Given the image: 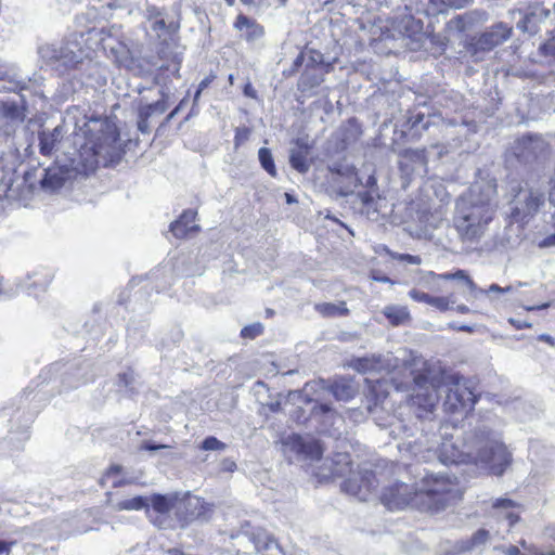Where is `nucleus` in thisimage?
Returning a JSON list of instances; mask_svg holds the SVG:
<instances>
[{"instance_id":"obj_1","label":"nucleus","mask_w":555,"mask_h":555,"mask_svg":"<svg viewBox=\"0 0 555 555\" xmlns=\"http://www.w3.org/2000/svg\"><path fill=\"white\" fill-rule=\"evenodd\" d=\"M413 392L408 405L418 420L434 415L441 400L444 412L464 413L474 408L478 400L472 380L457 374L446 373L441 365L422 359H414Z\"/></svg>"},{"instance_id":"obj_2","label":"nucleus","mask_w":555,"mask_h":555,"mask_svg":"<svg viewBox=\"0 0 555 555\" xmlns=\"http://www.w3.org/2000/svg\"><path fill=\"white\" fill-rule=\"evenodd\" d=\"M489 417L469 424L461 444L444 441L440 460L444 464L473 463L490 474L501 476L511 465L512 455L502 442L501 435L492 429Z\"/></svg>"},{"instance_id":"obj_3","label":"nucleus","mask_w":555,"mask_h":555,"mask_svg":"<svg viewBox=\"0 0 555 555\" xmlns=\"http://www.w3.org/2000/svg\"><path fill=\"white\" fill-rule=\"evenodd\" d=\"M80 131L83 142L78 154L83 171L94 172L100 165L107 167L120 160V135L114 122L107 118H90Z\"/></svg>"},{"instance_id":"obj_4","label":"nucleus","mask_w":555,"mask_h":555,"mask_svg":"<svg viewBox=\"0 0 555 555\" xmlns=\"http://www.w3.org/2000/svg\"><path fill=\"white\" fill-rule=\"evenodd\" d=\"M492 218L493 209L491 205L486 201H477L474 190L456 201L453 223L463 241L474 242L479 240Z\"/></svg>"},{"instance_id":"obj_5","label":"nucleus","mask_w":555,"mask_h":555,"mask_svg":"<svg viewBox=\"0 0 555 555\" xmlns=\"http://www.w3.org/2000/svg\"><path fill=\"white\" fill-rule=\"evenodd\" d=\"M421 512L438 513L461 499L455 477L425 473L417 482Z\"/></svg>"},{"instance_id":"obj_6","label":"nucleus","mask_w":555,"mask_h":555,"mask_svg":"<svg viewBox=\"0 0 555 555\" xmlns=\"http://www.w3.org/2000/svg\"><path fill=\"white\" fill-rule=\"evenodd\" d=\"M280 450L288 462L294 461H318L322 457L323 446L314 438H302L292 434L282 437L279 442Z\"/></svg>"},{"instance_id":"obj_7","label":"nucleus","mask_w":555,"mask_h":555,"mask_svg":"<svg viewBox=\"0 0 555 555\" xmlns=\"http://www.w3.org/2000/svg\"><path fill=\"white\" fill-rule=\"evenodd\" d=\"M513 199L511 201L512 217L517 222H524L527 218L533 217L544 206V192L531 186L518 185Z\"/></svg>"},{"instance_id":"obj_8","label":"nucleus","mask_w":555,"mask_h":555,"mask_svg":"<svg viewBox=\"0 0 555 555\" xmlns=\"http://www.w3.org/2000/svg\"><path fill=\"white\" fill-rule=\"evenodd\" d=\"M417 495V483L410 486L396 481L383 489L380 501L390 511L404 509L406 507L421 511V505L417 502L418 500H416Z\"/></svg>"},{"instance_id":"obj_9","label":"nucleus","mask_w":555,"mask_h":555,"mask_svg":"<svg viewBox=\"0 0 555 555\" xmlns=\"http://www.w3.org/2000/svg\"><path fill=\"white\" fill-rule=\"evenodd\" d=\"M330 186L333 192L341 197L353 194L354 190L362 183L354 166L348 164H334L330 167Z\"/></svg>"},{"instance_id":"obj_10","label":"nucleus","mask_w":555,"mask_h":555,"mask_svg":"<svg viewBox=\"0 0 555 555\" xmlns=\"http://www.w3.org/2000/svg\"><path fill=\"white\" fill-rule=\"evenodd\" d=\"M310 417L319 424V430L333 438H339L344 431L345 420L327 403L315 401Z\"/></svg>"},{"instance_id":"obj_11","label":"nucleus","mask_w":555,"mask_h":555,"mask_svg":"<svg viewBox=\"0 0 555 555\" xmlns=\"http://www.w3.org/2000/svg\"><path fill=\"white\" fill-rule=\"evenodd\" d=\"M377 487V480L372 470L363 469L351 473V476L341 483L346 493L356 496L359 501H369Z\"/></svg>"},{"instance_id":"obj_12","label":"nucleus","mask_w":555,"mask_h":555,"mask_svg":"<svg viewBox=\"0 0 555 555\" xmlns=\"http://www.w3.org/2000/svg\"><path fill=\"white\" fill-rule=\"evenodd\" d=\"M469 2L470 0H405V8L417 14L436 16L448 9H462Z\"/></svg>"},{"instance_id":"obj_13","label":"nucleus","mask_w":555,"mask_h":555,"mask_svg":"<svg viewBox=\"0 0 555 555\" xmlns=\"http://www.w3.org/2000/svg\"><path fill=\"white\" fill-rule=\"evenodd\" d=\"M546 150V143L540 135H525L517 140L516 156L525 163L538 159Z\"/></svg>"},{"instance_id":"obj_14","label":"nucleus","mask_w":555,"mask_h":555,"mask_svg":"<svg viewBox=\"0 0 555 555\" xmlns=\"http://www.w3.org/2000/svg\"><path fill=\"white\" fill-rule=\"evenodd\" d=\"M512 33V26L504 22H498L480 35L477 44L482 50H491L508 40Z\"/></svg>"},{"instance_id":"obj_15","label":"nucleus","mask_w":555,"mask_h":555,"mask_svg":"<svg viewBox=\"0 0 555 555\" xmlns=\"http://www.w3.org/2000/svg\"><path fill=\"white\" fill-rule=\"evenodd\" d=\"M517 13L522 16L517 23V27L529 35L537 34L540 30V25L550 16V10L540 4L530 7L526 12L517 10Z\"/></svg>"},{"instance_id":"obj_16","label":"nucleus","mask_w":555,"mask_h":555,"mask_svg":"<svg viewBox=\"0 0 555 555\" xmlns=\"http://www.w3.org/2000/svg\"><path fill=\"white\" fill-rule=\"evenodd\" d=\"M197 211L195 209H184L180 216L170 223L169 230L177 238L183 240L201 231L199 225L195 223Z\"/></svg>"},{"instance_id":"obj_17","label":"nucleus","mask_w":555,"mask_h":555,"mask_svg":"<svg viewBox=\"0 0 555 555\" xmlns=\"http://www.w3.org/2000/svg\"><path fill=\"white\" fill-rule=\"evenodd\" d=\"M354 205L361 215L367 219L376 221L379 216L383 198L376 191L359 192L356 196Z\"/></svg>"},{"instance_id":"obj_18","label":"nucleus","mask_w":555,"mask_h":555,"mask_svg":"<svg viewBox=\"0 0 555 555\" xmlns=\"http://www.w3.org/2000/svg\"><path fill=\"white\" fill-rule=\"evenodd\" d=\"M323 80V68L321 66H307L298 80L297 88L301 93L310 95L312 90L319 87Z\"/></svg>"},{"instance_id":"obj_19","label":"nucleus","mask_w":555,"mask_h":555,"mask_svg":"<svg viewBox=\"0 0 555 555\" xmlns=\"http://www.w3.org/2000/svg\"><path fill=\"white\" fill-rule=\"evenodd\" d=\"M296 145L298 146V149L291 150V166L298 172L306 173L309 170V164L307 162L309 146L305 143L304 139H297Z\"/></svg>"},{"instance_id":"obj_20","label":"nucleus","mask_w":555,"mask_h":555,"mask_svg":"<svg viewBox=\"0 0 555 555\" xmlns=\"http://www.w3.org/2000/svg\"><path fill=\"white\" fill-rule=\"evenodd\" d=\"M328 391L338 401H349L357 393V388L351 380L340 378L328 387Z\"/></svg>"},{"instance_id":"obj_21","label":"nucleus","mask_w":555,"mask_h":555,"mask_svg":"<svg viewBox=\"0 0 555 555\" xmlns=\"http://www.w3.org/2000/svg\"><path fill=\"white\" fill-rule=\"evenodd\" d=\"M383 314L392 326L404 325L411 320L410 312L405 306L389 305L383 309Z\"/></svg>"},{"instance_id":"obj_22","label":"nucleus","mask_w":555,"mask_h":555,"mask_svg":"<svg viewBox=\"0 0 555 555\" xmlns=\"http://www.w3.org/2000/svg\"><path fill=\"white\" fill-rule=\"evenodd\" d=\"M39 152L42 156H51L57 142L60 141V130L39 132Z\"/></svg>"},{"instance_id":"obj_23","label":"nucleus","mask_w":555,"mask_h":555,"mask_svg":"<svg viewBox=\"0 0 555 555\" xmlns=\"http://www.w3.org/2000/svg\"><path fill=\"white\" fill-rule=\"evenodd\" d=\"M1 115L11 121H24L25 107L12 101H0Z\"/></svg>"},{"instance_id":"obj_24","label":"nucleus","mask_w":555,"mask_h":555,"mask_svg":"<svg viewBox=\"0 0 555 555\" xmlns=\"http://www.w3.org/2000/svg\"><path fill=\"white\" fill-rule=\"evenodd\" d=\"M351 464V459L348 453H337L332 460L331 473L334 477H344L352 473Z\"/></svg>"},{"instance_id":"obj_25","label":"nucleus","mask_w":555,"mask_h":555,"mask_svg":"<svg viewBox=\"0 0 555 555\" xmlns=\"http://www.w3.org/2000/svg\"><path fill=\"white\" fill-rule=\"evenodd\" d=\"M314 309L323 317L333 318L337 315H347L349 313V309L346 307L345 301H339L338 304L332 302H323L317 304Z\"/></svg>"},{"instance_id":"obj_26","label":"nucleus","mask_w":555,"mask_h":555,"mask_svg":"<svg viewBox=\"0 0 555 555\" xmlns=\"http://www.w3.org/2000/svg\"><path fill=\"white\" fill-rule=\"evenodd\" d=\"M248 541L253 543L256 552H262L271 548L272 545H276V542L264 531L257 530L248 535Z\"/></svg>"},{"instance_id":"obj_27","label":"nucleus","mask_w":555,"mask_h":555,"mask_svg":"<svg viewBox=\"0 0 555 555\" xmlns=\"http://www.w3.org/2000/svg\"><path fill=\"white\" fill-rule=\"evenodd\" d=\"M185 504L186 508L190 509V520L205 517L206 514L210 511L209 505L204 500L196 496L189 498Z\"/></svg>"},{"instance_id":"obj_28","label":"nucleus","mask_w":555,"mask_h":555,"mask_svg":"<svg viewBox=\"0 0 555 555\" xmlns=\"http://www.w3.org/2000/svg\"><path fill=\"white\" fill-rule=\"evenodd\" d=\"M149 502L153 509L158 514H168L175 506L176 499L164 494H153Z\"/></svg>"},{"instance_id":"obj_29","label":"nucleus","mask_w":555,"mask_h":555,"mask_svg":"<svg viewBox=\"0 0 555 555\" xmlns=\"http://www.w3.org/2000/svg\"><path fill=\"white\" fill-rule=\"evenodd\" d=\"M489 531L486 529L477 530L468 541L461 543L460 551L466 552L472 551L475 547L485 545L489 541Z\"/></svg>"},{"instance_id":"obj_30","label":"nucleus","mask_w":555,"mask_h":555,"mask_svg":"<svg viewBox=\"0 0 555 555\" xmlns=\"http://www.w3.org/2000/svg\"><path fill=\"white\" fill-rule=\"evenodd\" d=\"M493 508L504 511V517L508 520L509 526H514L518 520L519 516L513 512L512 508L516 506V503L509 499H496L493 502Z\"/></svg>"},{"instance_id":"obj_31","label":"nucleus","mask_w":555,"mask_h":555,"mask_svg":"<svg viewBox=\"0 0 555 555\" xmlns=\"http://www.w3.org/2000/svg\"><path fill=\"white\" fill-rule=\"evenodd\" d=\"M453 280L462 282L467 287L468 294L465 295L467 300H469L470 298H476L477 293H483V289L478 288L474 281L468 276V274L464 270H456L453 273Z\"/></svg>"},{"instance_id":"obj_32","label":"nucleus","mask_w":555,"mask_h":555,"mask_svg":"<svg viewBox=\"0 0 555 555\" xmlns=\"http://www.w3.org/2000/svg\"><path fill=\"white\" fill-rule=\"evenodd\" d=\"M152 29L157 34L160 38L162 35H167L171 40L177 36L179 25L175 23L167 24L166 21L160 17L159 20H155L151 25Z\"/></svg>"},{"instance_id":"obj_33","label":"nucleus","mask_w":555,"mask_h":555,"mask_svg":"<svg viewBox=\"0 0 555 555\" xmlns=\"http://www.w3.org/2000/svg\"><path fill=\"white\" fill-rule=\"evenodd\" d=\"M149 507V499L145 496H134L131 499L122 500L117 503L118 511H140Z\"/></svg>"},{"instance_id":"obj_34","label":"nucleus","mask_w":555,"mask_h":555,"mask_svg":"<svg viewBox=\"0 0 555 555\" xmlns=\"http://www.w3.org/2000/svg\"><path fill=\"white\" fill-rule=\"evenodd\" d=\"M64 183L63 177L56 172H52L51 169H47L40 184L43 189L55 191L60 189Z\"/></svg>"},{"instance_id":"obj_35","label":"nucleus","mask_w":555,"mask_h":555,"mask_svg":"<svg viewBox=\"0 0 555 555\" xmlns=\"http://www.w3.org/2000/svg\"><path fill=\"white\" fill-rule=\"evenodd\" d=\"M264 31L263 27L256 22L245 17V40L258 41L262 38Z\"/></svg>"},{"instance_id":"obj_36","label":"nucleus","mask_w":555,"mask_h":555,"mask_svg":"<svg viewBox=\"0 0 555 555\" xmlns=\"http://www.w3.org/2000/svg\"><path fill=\"white\" fill-rule=\"evenodd\" d=\"M258 158H259V162H260L262 168L269 175H271L272 177H275L276 169H275L274 160H273L270 150L267 147H261L258 152Z\"/></svg>"},{"instance_id":"obj_37","label":"nucleus","mask_w":555,"mask_h":555,"mask_svg":"<svg viewBox=\"0 0 555 555\" xmlns=\"http://www.w3.org/2000/svg\"><path fill=\"white\" fill-rule=\"evenodd\" d=\"M454 304L455 297L453 295L434 296L430 306L436 308L440 312H446L448 310L453 309Z\"/></svg>"},{"instance_id":"obj_38","label":"nucleus","mask_w":555,"mask_h":555,"mask_svg":"<svg viewBox=\"0 0 555 555\" xmlns=\"http://www.w3.org/2000/svg\"><path fill=\"white\" fill-rule=\"evenodd\" d=\"M401 157L420 165H426V151L425 149H408L401 152Z\"/></svg>"},{"instance_id":"obj_39","label":"nucleus","mask_w":555,"mask_h":555,"mask_svg":"<svg viewBox=\"0 0 555 555\" xmlns=\"http://www.w3.org/2000/svg\"><path fill=\"white\" fill-rule=\"evenodd\" d=\"M224 447L223 442L212 436L206 437L201 444V449L205 451L222 450Z\"/></svg>"},{"instance_id":"obj_40","label":"nucleus","mask_w":555,"mask_h":555,"mask_svg":"<svg viewBox=\"0 0 555 555\" xmlns=\"http://www.w3.org/2000/svg\"><path fill=\"white\" fill-rule=\"evenodd\" d=\"M425 115L423 113H416L411 115L408 118V122L410 124L411 128H417L418 126H422V129H428L429 128V119L424 121Z\"/></svg>"},{"instance_id":"obj_41","label":"nucleus","mask_w":555,"mask_h":555,"mask_svg":"<svg viewBox=\"0 0 555 555\" xmlns=\"http://www.w3.org/2000/svg\"><path fill=\"white\" fill-rule=\"evenodd\" d=\"M409 296L410 298H412L413 300L417 301V302H424V304H427L430 306L431 304V300H433V297L431 295L427 294V293H424V292H421L416 288H413L409 292Z\"/></svg>"},{"instance_id":"obj_42","label":"nucleus","mask_w":555,"mask_h":555,"mask_svg":"<svg viewBox=\"0 0 555 555\" xmlns=\"http://www.w3.org/2000/svg\"><path fill=\"white\" fill-rule=\"evenodd\" d=\"M217 76L215 74H210L208 75L207 77H205L199 83H198V87H197V90L194 94V102L196 103L201 93L207 89L215 80H216Z\"/></svg>"},{"instance_id":"obj_43","label":"nucleus","mask_w":555,"mask_h":555,"mask_svg":"<svg viewBox=\"0 0 555 555\" xmlns=\"http://www.w3.org/2000/svg\"><path fill=\"white\" fill-rule=\"evenodd\" d=\"M391 257H392V259H396V260H399V261H403V262H408L410 264H421L422 263L421 257L416 256V255L392 254Z\"/></svg>"},{"instance_id":"obj_44","label":"nucleus","mask_w":555,"mask_h":555,"mask_svg":"<svg viewBox=\"0 0 555 555\" xmlns=\"http://www.w3.org/2000/svg\"><path fill=\"white\" fill-rule=\"evenodd\" d=\"M352 366L359 372H366L374 367V363L367 358H359L353 361Z\"/></svg>"},{"instance_id":"obj_45","label":"nucleus","mask_w":555,"mask_h":555,"mask_svg":"<svg viewBox=\"0 0 555 555\" xmlns=\"http://www.w3.org/2000/svg\"><path fill=\"white\" fill-rule=\"evenodd\" d=\"M263 325L259 322L245 326V338H255L262 334Z\"/></svg>"},{"instance_id":"obj_46","label":"nucleus","mask_w":555,"mask_h":555,"mask_svg":"<svg viewBox=\"0 0 555 555\" xmlns=\"http://www.w3.org/2000/svg\"><path fill=\"white\" fill-rule=\"evenodd\" d=\"M153 109L155 111V114L162 115L164 114L168 108V95L163 93V96L160 100L151 103Z\"/></svg>"},{"instance_id":"obj_47","label":"nucleus","mask_w":555,"mask_h":555,"mask_svg":"<svg viewBox=\"0 0 555 555\" xmlns=\"http://www.w3.org/2000/svg\"><path fill=\"white\" fill-rule=\"evenodd\" d=\"M162 15L163 13L157 7L149 5L146 8V18L149 22H151V25L154 23L155 20H159Z\"/></svg>"},{"instance_id":"obj_48","label":"nucleus","mask_w":555,"mask_h":555,"mask_svg":"<svg viewBox=\"0 0 555 555\" xmlns=\"http://www.w3.org/2000/svg\"><path fill=\"white\" fill-rule=\"evenodd\" d=\"M134 380L132 372H124L118 374V383L126 388L130 387Z\"/></svg>"},{"instance_id":"obj_49","label":"nucleus","mask_w":555,"mask_h":555,"mask_svg":"<svg viewBox=\"0 0 555 555\" xmlns=\"http://www.w3.org/2000/svg\"><path fill=\"white\" fill-rule=\"evenodd\" d=\"M540 51L544 55H552L555 57V36L552 37L547 42L540 47Z\"/></svg>"},{"instance_id":"obj_50","label":"nucleus","mask_w":555,"mask_h":555,"mask_svg":"<svg viewBox=\"0 0 555 555\" xmlns=\"http://www.w3.org/2000/svg\"><path fill=\"white\" fill-rule=\"evenodd\" d=\"M271 0H245V5L255 8L257 11L263 10L270 7Z\"/></svg>"},{"instance_id":"obj_51","label":"nucleus","mask_w":555,"mask_h":555,"mask_svg":"<svg viewBox=\"0 0 555 555\" xmlns=\"http://www.w3.org/2000/svg\"><path fill=\"white\" fill-rule=\"evenodd\" d=\"M124 472V468L121 465L119 464H112L109 465L105 473H104V477L106 478H111V477H114V476H118L120 475L121 473Z\"/></svg>"},{"instance_id":"obj_52","label":"nucleus","mask_w":555,"mask_h":555,"mask_svg":"<svg viewBox=\"0 0 555 555\" xmlns=\"http://www.w3.org/2000/svg\"><path fill=\"white\" fill-rule=\"evenodd\" d=\"M155 114L152 104L140 107L138 116L144 119H150Z\"/></svg>"},{"instance_id":"obj_53","label":"nucleus","mask_w":555,"mask_h":555,"mask_svg":"<svg viewBox=\"0 0 555 555\" xmlns=\"http://www.w3.org/2000/svg\"><path fill=\"white\" fill-rule=\"evenodd\" d=\"M424 279H426V281H428L429 279H431V280H435V279L453 280V273L437 274V273H435L433 271H429V272L426 273Z\"/></svg>"},{"instance_id":"obj_54","label":"nucleus","mask_w":555,"mask_h":555,"mask_svg":"<svg viewBox=\"0 0 555 555\" xmlns=\"http://www.w3.org/2000/svg\"><path fill=\"white\" fill-rule=\"evenodd\" d=\"M555 246V233L545 236L542 241L539 242V247L548 248Z\"/></svg>"},{"instance_id":"obj_55","label":"nucleus","mask_w":555,"mask_h":555,"mask_svg":"<svg viewBox=\"0 0 555 555\" xmlns=\"http://www.w3.org/2000/svg\"><path fill=\"white\" fill-rule=\"evenodd\" d=\"M376 183H377V181H376V178L374 177V175H370L366 178L365 182H362L360 185H364L365 188H367L366 191H376V192H378L377 188H376Z\"/></svg>"},{"instance_id":"obj_56","label":"nucleus","mask_w":555,"mask_h":555,"mask_svg":"<svg viewBox=\"0 0 555 555\" xmlns=\"http://www.w3.org/2000/svg\"><path fill=\"white\" fill-rule=\"evenodd\" d=\"M166 448V446L164 444H156L152 441H144L142 444H141V449L142 450H146V451H156V450H160V449H164Z\"/></svg>"},{"instance_id":"obj_57","label":"nucleus","mask_w":555,"mask_h":555,"mask_svg":"<svg viewBox=\"0 0 555 555\" xmlns=\"http://www.w3.org/2000/svg\"><path fill=\"white\" fill-rule=\"evenodd\" d=\"M150 119H144L138 116V129L142 133H149L150 132Z\"/></svg>"},{"instance_id":"obj_58","label":"nucleus","mask_w":555,"mask_h":555,"mask_svg":"<svg viewBox=\"0 0 555 555\" xmlns=\"http://www.w3.org/2000/svg\"><path fill=\"white\" fill-rule=\"evenodd\" d=\"M188 102L186 96L183 98L179 104L168 114L166 120L169 121L173 116L183 107V105Z\"/></svg>"},{"instance_id":"obj_59","label":"nucleus","mask_w":555,"mask_h":555,"mask_svg":"<svg viewBox=\"0 0 555 555\" xmlns=\"http://www.w3.org/2000/svg\"><path fill=\"white\" fill-rule=\"evenodd\" d=\"M302 62H304V54L299 53L297 55V57L294 60L293 69H292L291 73L296 72L302 65Z\"/></svg>"},{"instance_id":"obj_60","label":"nucleus","mask_w":555,"mask_h":555,"mask_svg":"<svg viewBox=\"0 0 555 555\" xmlns=\"http://www.w3.org/2000/svg\"><path fill=\"white\" fill-rule=\"evenodd\" d=\"M504 552L506 555H525V553H521L520 550L514 545L508 546Z\"/></svg>"},{"instance_id":"obj_61","label":"nucleus","mask_w":555,"mask_h":555,"mask_svg":"<svg viewBox=\"0 0 555 555\" xmlns=\"http://www.w3.org/2000/svg\"><path fill=\"white\" fill-rule=\"evenodd\" d=\"M12 544V542H5L0 540V555L9 553Z\"/></svg>"},{"instance_id":"obj_62","label":"nucleus","mask_w":555,"mask_h":555,"mask_svg":"<svg viewBox=\"0 0 555 555\" xmlns=\"http://www.w3.org/2000/svg\"><path fill=\"white\" fill-rule=\"evenodd\" d=\"M539 340L544 341V343H546V344L551 345L552 347H554V346H555V340H554V338H553L552 336L547 335V334H541V335L539 336Z\"/></svg>"},{"instance_id":"obj_63","label":"nucleus","mask_w":555,"mask_h":555,"mask_svg":"<svg viewBox=\"0 0 555 555\" xmlns=\"http://www.w3.org/2000/svg\"><path fill=\"white\" fill-rule=\"evenodd\" d=\"M129 483H131V481L129 479L121 478V479L114 480L112 486H113V488H119V487L127 486Z\"/></svg>"},{"instance_id":"obj_64","label":"nucleus","mask_w":555,"mask_h":555,"mask_svg":"<svg viewBox=\"0 0 555 555\" xmlns=\"http://www.w3.org/2000/svg\"><path fill=\"white\" fill-rule=\"evenodd\" d=\"M268 389H267V386L264 383L262 382H257L256 383V386H255V392L260 395L262 391L266 392Z\"/></svg>"}]
</instances>
